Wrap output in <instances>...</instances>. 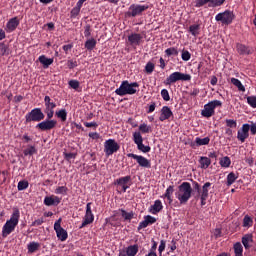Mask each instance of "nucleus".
I'll list each match as a JSON object with an SVG mask.
<instances>
[{
  "label": "nucleus",
  "mask_w": 256,
  "mask_h": 256,
  "mask_svg": "<svg viewBox=\"0 0 256 256\" xmlns=\"http://www.w3.org/2000/svg\"><path fill=\"white\" fill-rule=\"evenodd\" d=\"M121 190L125 193L128 188L132 185V178L130 175L121 177L114 182Z\"/></svg>",
  "instance_id": "obj_12"
},
{
  "label": "nucleus",
  "mask_w": 256,
  "mask_h": 256,
  "mask_svg": "<svg viewBox=\"0 0 256 256\" xmlns=\"http://www.w3.org/2000/svg\"><path fill=\"white\" fill-rule=\"evenodd\" d=\"M69 86L72 89L77 90L79 88V86H80V83L77 80H71V81H69Z\"/></svg>",
  "instance_id": "obj_56"
},
{
  "label": "nucleus",
  "mask_w": 256,
  "mask_h": 256,
  "mask_svg": "<svg viewBox=\"0 0 256 256\" xmlns=\"http://www.w3.org/2000/svg\"><path fill=\"white\" fill-rule=\"evenodd\" d=\"M68 191V188L66 186H60L55 190L56 194H62V195H66Z\"/></svg>",
  "instance_id": "obj_53"
},
{
  "label": "nucleus",
  "mask_w": 256,
  "mask_h": 256,
  "mask_svg": "<svg viewBox=\"0 0 256 256\" xmlns=\"http://www.w3.org/2000/svg\"><path fill=\"white\" fill-rule=\"evenodd\" d=\"M248 105H250V107L252 108H256V97L255 96H248V98H246Z\"/></svg>",
  "instance_id": "obj_50"
},
{
  "label": "nucleus",
  "mask_w": 256,
  "mask_h": 256,
  "mask_svg": "<svg viewBox=\"0 0 256 256\" xmlns=\"http://www.w3.org/2000/svg\"><path fill=\"white\" fill-rule=\"evenodd\" d=\"M165 54L170 57V56H178L179 55V51L177 48L175 47H171V48H168L166 51H165Z\"/></svg>",
  "instance_id": "obj_44"
},
{
  "label": "nucleus",
  "mask_w": 256,
  "mask_h": 256,
  "mask_svg": "<svg viewBox=\"0 0 256 256\" xmlns=\"http://www.w3.org/2000/svg\"><path fill=\"white\" fill-rule=\"evenodd\" d=\"M28 187H29V182L27 180H21L17 186L19 191H23V190L27 189Z\"/></svg>",
  "instance_id": "obj_45"
},
{
  "label": "nucleus",
  "mask_w": 256,
  "mask_h": 256,
  "mask_svg": "<svg viewBox=\"0 0 256 256\" xmlns=\"http://www.w3.org/2000/svg\"><path fill=\"white\" fill-rule=\"evenodd\" d=\"M39 62L43 65L45 69H47L50 65L53 64V58H47L45 55H42L38 58Z\"/></svg>",
  "instance_id": "obj_25"
},
{
  "label": "nucleus",
  "mask_w": 256,
  "mask_h": 256,
  "mask_svg": "<svg viewBox=\"0 0 256 256\" xmlns=\"http://www.w3.org/2000/svg\"><path fill=\"white\" fill-rule=\"evenodd\" d=\"M138 88L139 84L137 82L129 83L128 81H123L115 93L119 96L134 95L137 93Z\"/></svg>",
  "instance_id": "obj_3"
},
{
  "label": "nucleus",
  "mask_w": 256,
  "mask_h": 256,
  "mask_svg": "<svg viewBox=\"0 0 256 256\" xmlns=\"http://www.w3.org/2000/svg\"><path fill=\"white\" fill-rule=\"evenodd\" d=\"M172 116H173L172 110L168 106H164L161 109V115H160L159 120L163 122L165 120L170 119Z\"/></svg>",
  "instance_id": "obj_20"
},
{
  "label": "nucleus",
  "mask_w": 256,
  "mask_h": 256,
  "mask_svg": "<svg viewBox=\"0 0 256 256\" xmlns=\"http://www.w3.org/2000/svg\"><path fill=\"white\" fill-rule=\"evenodd\" d=\"M55 114L59 119H61L62 122H65L67 120V111L65 109L56 111Z\"/></svg>",
  "instance_id": "obj_42"
},
{
  "label": "nucleus",
  "mask_w": 256,
  "mask_h": 256,
  "mask_svg": "<svg viewBox=\"0 0 256 256\" xmlns=\"http://www.w3.org/2000/svg\"><path fill=\"white\" fill-rule=\"evenodd\" d=\"M230 165H231V159L228 156L220 158V166L224 168H228L230 167Z\"/></svg>",
  "instance_id": "obj_43"
},
{
  "label": "nucleus",
  "mask_w": 256,
  "mask_h": 256,
  "mask_svg": "<svg viewBox=\"0 0 256 256\" xmlns=\"http://www.w3.org/2000/svg\"><path fill=\"white\" fill-rule=\"evenodd\" d=\"M162 209H163V204H162L161 200H156V201L154 202V205H152V206L150 207V212H151L152 214H157V213H159Z\"/></svg>",
  "instance_id": "obj_26"
},
{
  "label": "nucleus",
  "mask_w": 256,
  "mask_h": 256,
  "mask_svg": "<svg viewBox=\"0 0 256 256\" xmlns=\"http://www.w3.org/2000/svg\"><path fill=\"white\" fill-rule=\"evenodd\" d=\"M165 249H166V241L161 240L160 245H159V253L162 254L163 251H165Z\"/></svg>",
  "instance_id": "obj_59"
},
{
  "label": "nucleus",
  "mask_w": 256,
  "mask_h": 256,
  "mask_svg": "<svg viewBox=\"0 0 256 256\" xmlns=\"http://www.w3.org/2000/svg\"><path fill=\"white\" fill-rule=\"evenodd\" d=\"M45 110L44 112L47 114L48 119H52L54 116V108H56V104L51 100L49 96H45Z\"/></svg>",
  "instance_id": "obj_14"
},
{
  "label": "nucleus",
  "mask_w": 256,
  "mask_h": 256,
  "mask_svg": "<svg viewBox=\"0 0 256 256\" xmlns=\"http://www.w3.org/2000/svg\"><path fill=\"white\" fill-rule=\"evenodd\" d=\"M128 157L135 159L137 163L143 168H151V161L141 155L129 153Z\"/></svg>",
  "instance_id": "obj_16"
},
{
  "label": "nucleus",
  "mask_w": 256,
  "mask_h": 256,
  "mask_svg": "<svg viewBox=\"0 0 256 256\" xmlns=\"http://www.w3.org/2000/svg\"><path fill=\"white\" fill-rule=\"evenodd\" d=\"M211 186L210 182H206L200 192L198 193L197 197H209V187Z\"/></svg>",
  "instance_id": "obj_30"
},
{
  "label": "nucleus",
  "mask_w": 256,
  "mask_h": 256,
  "mask_svg": "<svg viewBox=\"0 0 256 256\" xmlns=\"http://www.w3.org/2000/svg\"><path fill=\"white\" fill-rule=\"evenodd\" d=\"M139 251V246L137 244L130 245L126 248L127 256H136Z\"/></svg>",
  "instance_id": "obj_29"
},
{
  "label": "nucleus",
  "mask_w": 256,
  "mask_h": 256,
  "mask_svg": "<svg viewBox=\"0 0 256 256\" xmlns=\"http://www.w3.org/2000/svg\"><path fill=\"white\" fill-rule=\"evenodd\" d=\"M191 79L192 77L189 74L174 72L166 79V84L171 85L173 83H176L177 81H190Z\"/></svg>",
  "instance_id": "obj_7"
},
{
  "label": "nucleus",
  "mask_w": 256,
  "mask_h": 256,
  "mask_svg": "<svg viewBox=\"0 0 256 256\" xmlns=\"http://www.w3.org/2000/svg\"><path fill=\"white\" fill-rule=\"evenodd\" d=\"M93 221H94V215L92 213L91 203H87V205H86V214L84 216V220H83L82 225L80 226V228H83L86 225L91 224Z\"/></svg>",
  "instance_id": "obj_17"
},
{
  "label": "nucleus",
  "mask_w": 256,
  "mask_h": 256,
  "mask_svg": "<svg viewBox=\"0 0 256 256\" xmlns=\"http://www.w3.org/2000/svg\"><path fill=\"white\" fill-rule=\"evenodd\" d=\"M40 248V244L38 242H30L27 245L28 253H35Z\"/></svg>",
  "instance_id": "obj_33"
},
{
  "label": "nucleus",
  "mask_w": 256,
  "mask_h": 256,
  "mask_svg": "<svg viewBox=\"0 0 256 256\" xmlns=\"http://www.w3.org/2000/svg\"><path fill=\"white\" fill-rule=\"evenodd\" d=\"M234 256H243V246L240 242L234 245Z\"/></svg>",
  "instance_id": "obj_35"
},
{
  "label": "nucleus",
  "mask_w": 256,
  "mask_h": 256,
  "mask_svg": "<svg viewBox=\"0 0 256 256\" xmlns=\"http://www.w3.org/2000/svg\"><path fill=\"white\" fill-rule=\"evenodd\" d=\"M84 125L87 127V128H91L93 127L94 129H96L98 127V124L96 122H85Z\"/></svg>",
  "instance_id": "obj_61"
},
{
  "label": "nucleus",
  "mask_w": 256,
  "mask_h": 256,
  "mask_svg": "<svg viewBox=\"0 0 256 256\" xmlns=\"http://www.w3.org/2000/svg\"><path fill=\"white\" fill-rule=\"evenodd\" d=\"M119 149L120 145L114 139L106 140L104 143V152L108 157L116 153Z\"/></svg>",
  "instance_id": "obj_8"
},
{
  "label": "nucleus",
  "mask_w": 256,
  "mask_h": 256,
  "mask_svg": "<svg viewBox=\"0 0 256 256\" xmlns=\"http://www.w3.org/2000/svg\"><path fill=\"white\" fill-rule=\"evenodd\" d=\"M157 221V219L151 215H147L144 217V220L140 222L138 226V231H140L143 228H146L149 225L154 224Z\"/></svg>",
  "instance_id": "obj_19"
},
{
  "label": "nucleus",
  "mask_w": 256,
  "mask_h": 256,
  "mask_svg": "<svg viewBox=\"0 0 256 256\" xmlns=\"http://www.w3.org/2000/svg\"><path fill=\"white\" fill-rule=\"evenodd\" d=\"M57 121L52 119H47L42 121L41 123L37 124L36 128L41 131H49L56 127Z\"/></svg>",
  "instance_id": "obj_15"
},
{
  "label": "nucleus",
  "mask_w": 256,
  "mask_h": 256,
  "mask_svg": "<svg viewBox=\"0 0 256 256\" xmlns=\"http://www.w3.org/2000/svg\"><path fill=\"white\" fill-rule=\"evenodd\" d=\"M149 9L148 5H131L129 11L126 13L128 17L140 16L144 11Z\"/></svg>",
  "instance_id": "obj_10"
},
{
  "label": "nucleus",
  "mask_w": 256,
  "mask_h": 256,
  "mask_svg": "<svg viewBox=\"0 0 256 256\" xmlns=\"http://www.w3.org/2000/svg\"><path fill=\"white\" fill-rule=\"evenodd\" d=\"M238 179V175L234 172H230V174L226 177V185L231 186Z\"/></svg>",
  "instance_id": "obj_34"
},
{
  "label": "nucleus",
  "mask_w": 256,
  "mask_h": 256,
  "mask_svg": "<svg viewBox=\"0 0 256 256\" xmlns=\"http://www.w3.org/2000/svg\"><path fill=\"white\" fill-rule=\"evenodd\" d=\"M43 222H44V219L39 218V219L35 220L34 222H32L31 226H40Z\"/></svg>",
  "instance_id": "obj_63"
},
{
  "label": "nucleus",
  "mask_w": 256,
  "mask_h": 256,
  "mask_svg": "<svg viewBox=\"0 0 256 256\" xmlns=\"http://www.w3.org/2000/svg\"><path fill=\"white\" fill-rule=\"evenodd\" d=\"M161 96L165 101H169L170 100V95L167 89H163L161 91Z\"/></svg>",
  "instance_id": "obj_55"
},
{
  "label": "nucleus",
  "mask_w": 256,
  "mask_h": 256,
  "mask_svg": "<svg viewBox=\"0 0 256 256\" xmlns=\"http://www.w3.org/2000/svg\"><path fill=\"white\" fill-rule=\"evenodd\" d=\"M152 243H153V246L151 247L150 252L146 256L157 255L156 249L158 247V244H157V242L154 239H152Z\"/></svg>",
  "instance_id": "obj_47"
},
{
  "label": "nucleus",
  "mask_w": 256,
  "mask_h": 256,
  "mask_svg": "<svg viewBox=\"0 0 256 256\" xmlns=\"http://www.w3.org/2000/svg\"><path fill=\"white\" fill-rule=\"evenodd\" d=\"M64 157L67 161H71V159H75L76 158V154L75 153H66L64 152Z\"/></svg>",
  "instance_id": "obj_57"
},
{
  "label": "nucleus",
  "mask_w": 256,
  "mask_h": 256,
  "mask_svg": "<svg viewBox=\"0 0 256 256\" xmlns=\"http://www.w3.org/2000/svg\"><path fill=\"white\" fill-rule=\"evenodd\" d=\"M19 25V20L17 17L10 19L6 25V31L11 33L13 32Z\"/></svg>",
  "instance_id": "obj_23"
},
{
  "label": "nucleus",
  "mask_w": 256,
  "mask_h": 256,
  "mask_svg": "<svg viewBox=\"0 0 256 256\" xmlns=\"http://www.w3.org/2000/svg\"><path fill=\"white\" fill-rule=\"evenodd\" d=\"M181 204H186L192 196V187L189 182H183L175 193Z\"/></svg>",
  "instance_id": "obj_2"
},
{
  "label": "nucleus",
  "mask_w": 256,
  "mask_h": 256,
  "mask_svg": "<svg viewBox=\"0 0 256 256\" xmlns=\"http://www.w3.org/2000/svg\"><path fill=\"white\" fill-rule=\"evenodd\" d=\"M45 118L44 113L41 108H34L31 112L27 113L25 116L26 123L30 122H40Z\"/></svg>",
  "instance_id": "obj_5"
},
{
  "label": "nucleus",
  "mask_w": 256,
  "mask_h": 256,
  "mask_svg": "<svg viewBox=\"0 0 256 256\" xmlns=\"http://www.w3.org/2000/svg\"><path fill=\"white\" fill-rule=\"evenodd\" d=\"M253 224V220L248 215L244 216L243 224L244 227H250Z\"/></svg>",
  "instance_id": "obj_48"
},
{
  "label": "nucleus",
  "mask_w": 256,
  "mask_h": 256,
  "mask_svg": "<svg viewBox=\"0 0 256 256\" xmlns=\"http://www.w3.org/2000/svg\"><path fill=\"white\" fill-rule=\"evenodd\" d=\"M62 219L59 218L54 224V230L56 231L57 237L60 241H66L68 238L67 231L61 227Z\"/></svg>",
  "instance_id": "obj_13"
},
{
  "label": "nucleus",
  "mask_w": 256,
  "mask_h": 256,
  "mask_svg": "<svg viewBox=\"0 0 256 256\" xmlns=\"http://www.w3.org/2000/svg\"><path fill=\"white\" fill-rule=\"evenodd\" d=\"M96 40L95 39H89L86 41L85 43V48L88 50V51H92L95 47H96Z\"/></svg>",
  "instance_id": "obj_37"
},
{
  "label": "nucleus",
  "mask_w": 256,
  "mask_h": 256,
  "mask_svg": "<svg viewBox=\"0 0 256 256\" xmlns=\"http://www.w3.org/2000/svg\"><path fill=\"white\" fill-rule=\"evenodd\" d=\"M200 164H201V168L207 169L211 165V159L208 157H201Z\"/></svg>",
  "instance_id": "obj_38"
},
{
  "label": "nucleus",
  "mask_w": 256,
  "mask_h": 256,
  "mask_svg": "<svg viewBox=\"0 0 256 256\" xmlns=\"http://www.w3.org/2000/svg\"><path fill=\"white\" fill-rule=\"evenodd\" d=\"M195 143L197 144V146L208 145L210 143V138L209 137H205V138L197 137L195 139Z\"/></svg>",
  "instance_id": "obj_36"
},
{
  "label": "nucleus",
  "mask_w": 256,
  "mask_h": 256,
  "mask_svg": "<svg viewBox=\"0 0 256 256\" xmlns=\"http://www.w3.org/2000/svg\"><path fill=\"white\" fill-rule=\"evenodd\" d=\"M119 212H121V215L124 219V221H131L133 218H135V213L133 211L127 212L124 209H119Z\"/></svg>",
  "instance_id": "obj_28"
},
{
  "label": "nucleus",
  "mask_w": 256,
  "mask_h": 256,
  "mask_svg": "<svg viewBox=\"0 0 256 256\" xmlns=\"http://www.w3.org/2000/svg\"><path fill=\"white\" fill-rule=\"evenodd\" d=\"M174 192V186H169L165 192V194L163 195V197L167 198L169 200V203L171 204L173 202V199L171 197V195Z\"/></svg>",
  "instance_id": "obj_40"
},
{
  "label": "nucleus",
  "mask_w": 256,
  "mask_h": 256,
  "mask_svg": "<svg viewBox=\"0 0 256 256\" xmlns=\"http://www.w3.org/2000/svg\"><path fill=\"white\" fill-rule=\"evenodd\" d=\"M61 202L58 196H47L44 199V204L46 206H57Z\"/></svg>",
  "instance_id": "obj_22"
},
{
  "label": "nucleus",
  "mask_w": 256,
  "mask_h": 256,
  "mask_svg": "<svg viewBox=\"0 0 256 256\" xmlns=\"http://www.w3.org/2000/svg\"><path fill=\"white\" fill-rule=\"evenodd\" d=\"M250 134H252V135L256 134V123H252L250 125Z\"/></svg>",
  "instance_id": "obj_64"
},
{
  "label": "nucleus",
  "mask_w": 256,
  "mask_h": 256,
  "mask_svg": "<svg viewBox=\"0 0 256 256\" xmlns=\"http://www.w3.org/2000/svg\"><path fill=\"white\" fill-rule=\"evenodd\" d=\"M80 8H77V7H75V8H73L72 9V11H71V17L72 18H75V17H77L78 15H79V13H80Z\"/></svg>",
  "instance_id": "obj_60"
},
{
  "label": "nucleus",
  "mask_w": 256,
  "mask_h": 256,
  "mask_svg": "<svg viewBox=\"0 0 256 256\" xmlns=\"http://www.w3.org/2000/svg\"><path fill=\"white\" fill-rule=\"evenodd\" d=\"M226 127L237 128V121L233 119H226Z\"/></svg>",
  "instance_id": "obj_52"
},
{
  "label": "nucleus",
  "mask_w": 256,
  "mask_h": 256,
  "mask_svg": "<svg viewBox=\"0 0 256 256\" xmlns=\"http://www.w3.org/2000/svg\"><path fill=\"white\" fill-rule=\"evenodd\" d=\"M189 32L194 36L197 37L200 34V25H191L189 27Z\"/></svg>",
  "instance_id": "obj_41"
},
{
  "label": "nucleus",
  "mask_w": 256,
  "mask_h": 256,
  "mask_svg": "<svg viewBox=\"0 0 256 256\" xmlns=\"http://www.w3.org/2000/svg\"><path fill=\"white\" fill-rule=\"evenodd\" d=\"M236 51L240 55H250L253 53V49L244 44H236Z\"/></svg>",
  "instance_id": "obj_21"
},
{
  "label": "nucleus",
  "mask_w": 256,
  "mask_h": 256,
  "mask_svg": "<svg viewBox=\"0 0 256 256\" xmlns=\"http://www.w3.org/2000/svg\"><path fill=\"white\" fill-rule=\"evenodd\" d=\"M250 243H253L252 234L244 235V237H242V245H244V249H250L251 247Z\"/></svg>",
  "instance_id": "obj_27"
},
{
  "label": "nucleus",
  "mask_w": 256,
  "mask_h": 256,
  "mask_svg": "<svg viewBox=\"0 0 256 256\" xmlns=\"http://www.w3.org/2000/svg\"><path fill=\"white\" fill-rule=\"evenodd\" d=\"M182 59H183V61H189L190 59H191V54H190V52L189 51H185V50H183V52H182Z\"/></svg>",
  "instance_id": "obj_54"
},
{
  "label": "nucleus",
  "mask_w": 256,
  "mask_h": 256,
  "mask_svg": "<svg viewBox=\"0 0 256 256\" xmlns=\"http://www.w3.org/2000/svg\"><path fill=\"white\" fill-rule=\"evenodd\" d=\"M133 140H134L135 144L137 145L138 150H140L141 152L148 153L151 151L150 146H145L143 144V137L140 132H134Z\"/></svg>",
  "instance_id": "obj_9"
},
{
  "label": "nucleus",
  "mask_w": 256,
  "mask_h": 256,
  "mask_svg": "<svg viewBox=\"0 0 256 256\" xmlns=\"http://www.w3.org/2000/svg\"><path fill=\"white\" fill-rule=\"evenodd\" d=\"M139 130L142 132V133H149V132H151L152 131V128H151V126H148L147 124H141L140 126H139Z\"/></svg>",
  "instance_id": "obj_49"
},
{
  "label": "nucleus",
  "mask_w": 256,
  "mask_h": 256,
  "mask_svg": "<svg viewBox=\"0 0 256 256\" xmlns=\"http://www.w3.org/2000/svg\"><path fill=\"white\" fill-rule=\"evenodd\" d=\"M142 39V36L140 34H132L128 37V40L129 42L132 44V45H139L140 44V41Z\"/></svg>",
  "instance_id": "obj_31"
},
{
  "label": "nucleus",
  "mask_w": 256,
  "mask_h": 256,
  "mask_svg": "<svg viewBox=\"0 0 256 256\" xmlns=\"http://www.w3.org/2000/svg\"><path fill=\"white\" fill-rule=\"evenodd\" d=\"M230 83H232L236 88H238V91L245 92V86L241 83L239 79L232 78L230 79Z\"/></svg>",
  "instance_id": "obj_32"
},
{
  "label": "nucleus",
  "mask_w": 256,
  "mask_h": 256,
  "mask_svg": "<svg viewBox=\"0 0 256 256\" xmlns=\"http://www.w3.org/2000/svg\"><path fill=\"white\" fill-rule=\"evenodd\" d=\"M20 211L18 208H13V213L9 220L6 221L2 228V237L5 239L11 234L19 223Z\"/></svg>",
  "instance_id": "obj_1"
},
{
  "label": "nucleus",
  "mask_w": 256,
  "mask_h": 256,
  "mask_svg": "<svg viewBox=\"0 0 256 256\" xmlns=\"http://www.w3.org/2000/svg\"><path fill=\"white\" fill-rule=\"evenodd\" d=\"M222 106V102L219 100L210 101L204 106V109L201 112V115L210 118L215 114V108Z\"/></svg>",
  "instance_id": "obj_4"
},
{
  "label": "nucleus",
  "mask_w": 256,
  "mask_h": 256,
  "mask_svg": "<svg viewBox=\"0 0 256 256\" xmlns=\"http://www.w3.org/2000/svg\"><path fill=\"white\" fill-rule=\"evenodd\" d=\"M226 0H196L195 2V7L196 8H201L204 5L208 4V7L216 8L220 7L225 3Z\"/></svg>",
  "instance_id": "obj_11"
},
{
  "label": "nucleus",
  "mask_w": 256,
  "mask_h": 256,
  "mask_svg": "<svg viewBox=\"0 0 256 256\" xmlns=\"http://www.w3.org/2000/svg\"><path fill=\"white\" fill-rule=\"evenodd\" d=\"M106 222L113 227H120L122 225V221L120 218L114 214L113 216L106 219Z\"/></svg>",
  "instance_id": "obj_24"
},
{
  "label": "nucleus",
  "mask_w": 256,
  "mask_h": 256,
  "mask_svg": "<svg viewBox=\"0 0 256 256\" xmlns=\"http://www.w3.org/2000/svg\"><path fill=\"white\" fill-rule=\"evenodd\" d=\"M0 54L2 56H5V55L9 54V49H8V47L4 43L0 44Z\"/></svg>",
  "instance_id": "obj_51"
},
{
  "label": "nucleus",
  "mask_w": 256,
  "mask_h": 256,
  "mask_svg": "<svg viewBox=\"0 0 256 256\" xmlns=\"http://www.w3.org/2000/svg\"><path fill=\"white\" fill-rule=\"evenodd\" d=\"M89 137L92 138L93 140H98L100 138V134L97 132H91L89 133Z\"/></svg>",
  "instance_id": "obj_62"
},
{
  "label": "nucleus",
  "mask_w": 256,
  "mask_h": 256,
  "mask_svg": "<svg viewBox=\"0 0 256 256\" xmlns=\"http://www.w3.org/2000/svg\"><path fill=\"white\" fill-rule=\"evenodd\" d=\"M249 131H250L249 124L242 125V128H240V130H238V136H236V138H238V140H240V142L244 143L245 140L249 137Z\"/></svg>",
  "instance_id": "obj_18"
},
{
  "label": "nucleus",
  "mask_w": 256,
  "mask_h": 256,
  "mask_svg": "<svg viewBox=\"0 0 256 256\" xmlns=\"http://www.w3.org/2000/svg\"><path fill=\"white\" fill-rule=\"evenodd\" d=\"M37 153V149L34 147V146H32V145H29L24 151H23V154L25 155V156H32V155H34V154H36Z\"/></svg>",
  "instance_id": "obj_39"
},
{
  "label": "nucleus",
  "mask_w": 256,
  "mask_h": 256,
  "mask_svg": "<svg viewBox=\"0 0 256 256\" xmlns=\"http://www.w3.org/2000/svg\"><path fill=\"white\" fill-rule=\"evenodd\" d=\"M215 19L216 22H220L223 25H230L235 19V14L232 11L226 10L216 15Z\"/></svg>",
  "instance_id": "obj_6"
},
{
  "label": "nucleus",
  "mask_w": 256,
  "mask_h": 256,
  "mask_svg": "<svg viewBox=\"0 0 256 256\" xmlns=\"http://www.w3.org/2000/svg\"><path fill=\"white\" fill-rule=\"evenodd\" d=\"M67 66L69 69H74L75 67L78 66V63H77V61L69 60L67 62Z\"/></svg>",
  "instance_id": "obj_58"
},
{
  "label": "nucleus",
  "mask_w": 256,
  "mask_h": 256,
  "mask_svg": "<svg viewBox=\"0 0 256 256\" xmlns=\"http://www.w3.org/2000/svg\"><path fill=\"white\" fill-rule=\"evenodd\" d=\"M154 70H155V64L152 62H148L145 67V72L150 75L154 72Z\"/></svg>",
  "instance_id": "obj_46"
}]
</instances>
